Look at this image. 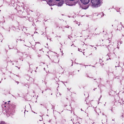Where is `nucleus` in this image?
Instances as JSON below:
<instances>
[{
	"instance_id": "f257e3e1",
	"label": "nucleus",
	"mask_w": 124,
	"mask_h": 124,
	"mask_svg": "<svg viewBox=\"0 0 124 124\" xmlns=\"http://www.w3.org/2000/svg\"><path fill=\"white\" fill-rule=\"evenodd\" d=\"M92 5L93 7H97L101 5L100 0H91Z\"/></svg>"
},
{
	"instance_id": "f03ea898",
	"label": "nucleus",
	"mask_w": 124,
	"mask_h": 124,
	"mask_svg": "<svg viewBox=\"0 0 124 124\" xmlns=\"http://www.w3.org/2000/svg\"><path fill=\"white\" fill-rule=\"evenodd\" d=\"M80 1L84 5L82 6V8L86 9L88 7L89 5L88 4L89 3L90 0H80Z\"/></svg>"
},
{
	"instance_id": "7ed1b4c3",
	"label": "nucleus",
	"mask_w": 124,
	"mask_h": 124,
	"mask_svg": "<svg viewBox=\"0 0 124 124\" xmlns=\"http://www.w3.org/2000/svg\"><path fill=\"white\" fill-rule=\"evenodd\" d=\"M47 2L50 6L54 5V0H48Z\"/></svg>"
},
{
	"instance_id": "20e7f679",
	"label": "nucleus",
	"mask_w": 124,
	"mask_h": 124,
	"mask_svg": "<svg viewBox=\"0 0 124 124\" xmlns=\"http://www.w3.org/2000/svg\"><path fill=\"white\" fill-rule=\"evenodd\" d=\"M63 1H61L59 3H58V6H61L63 4Z\"/></svg>"
},
{
	"instance_id": "39448f33",
	"label": "nucleus",
	"mask_w": 124,
	"mask_h": 124,
	"mask_svg": "<svg viewBox=\"0 0 124 124\" xmlns=\"http://www.w3.org/2000/svg\"><path fill=\"white\" fill-rule=\"evenodd\" d=\"M75 4H76V3H74V4H71L69 5H70V6H72V5H75Z\"/></svg>"
},
{
	"instance_id": "423d86ee",
	"label": "nucleus",
	"mask_w": 124,
	"mask_h": 124,
	"mask_svg": "<svg viewBox=\"0 0 124 124\" xmlns=\"http://www.w3.org/2000/svg\"><path fill=\"white\" fill-rule=\"evenodd\" d=\"M56 1H59L60 0H56Z\"/></svg>"
},
{
	"instance_id": "0eeeda50",
	"label": "nucleus",
	"mask_w": 124,
	"mask_h": 124,
	"mask_svg": "<svg viewBox=\"0 0 124 124\" xmlns=\"http://www.w3.org/2000/svg\"><path fill=\"white\" fill-rule=\"evenodd\" d=\"M10 102V101H8V102Z\"/></svg>"
}]
</instances>
